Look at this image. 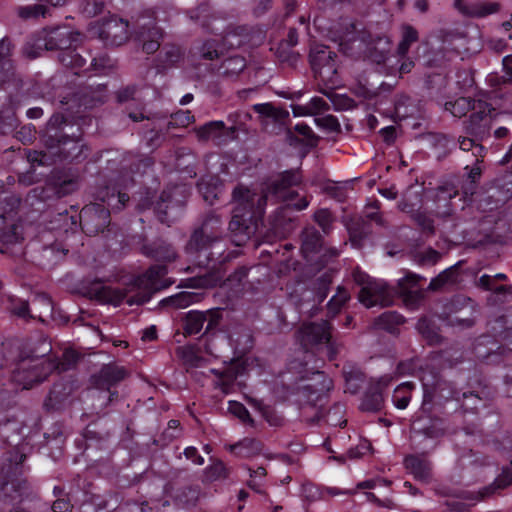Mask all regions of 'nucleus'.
<instances>
[{"instance_id":"1","label":"nucleus","mask_w":512,"mask_h":512,"mask_svg":"<svg viewBox=\"0 0 512 512\" xmlns=\"http://www.w3.org/2000/svg\"><path fill=\"white\" fill-rule=\"evenodd\" d=\"M217 243L201 231L193 228L184 246V252L192 263L186 271L193 272L196 268L203 271L187 281L193 288H213L221 285L226 273L225 265L237 257L235 251L215 252Z\"/></svg>"},{"instance_id":"2","label":"nucleus","mask_w":512,"mask_h":512,"mask_svg":"<svg viewBox=\"0 0 512 512\" xmlns=\"http://www.w3.org/2000/svg\"><path fill=\"white\" fill-rule=\"evenodd\" d=\"M51 349L50 343L43 340L39 350L30 349L29 352H21L16 368L13 370V380L24 389L44 381L55 369L52 359L45 358Z\"/></svg>"},{"instance_id":"3","label":"nucleus","mask_w":512,"mask_h":512,"mask_svg":"<svg viewBox=\"0 0 512 512\" xmlns=\"http://www.w3.org/2000/svg\"><path fill=\"white\" fill-rule=\"evenodd\" d=\"M26 455L19 447H14L3 454L0 460V500L4 504L21 501L27 490V481L21 478L22 464Z\"/></svg>"},{"instance_id":"4","label":"nucleus","mask_w":512,"mask_h":512,"mask_svg":"<svg viewBox=\"0 0 512 512\" xmlns=\"http://www.w3.org/2000/svg\"><path fill=\"white\" fill-rule=\"evenodd\" d=\"M256 197L255 193L243 186L233 190L232 198L237 205L229 223V230L237 246L243 245L256 232V224L253 222Z\"/></svg>"},{"instance_id":"5","label":"nucleus","mask_w":512,"mask_h":512,"mask_svg":"<svg viewBox=\"0 0 512 512\" xmlns=\"http://www.w3.org/2000/svg\"><path fill=\"white\" fill-rule=\"evenodd\" d=\"M128 376V371L115 363L104 364L100 370L90 376L88 397L92 400L102 398L99 405H93V411L97 414H105L108 405L118 398V392L111 388L123 381Z\"/></svg>"},{"instance_id":"6","label":"nucleus","mask_w":512,"mask_h":512,"mask_svg":"<svg viewBox=\"0 0 512 512\" xmlns=\"http://www.w3.org/2000/svg\"><path fill=\"white\" fill-rule=\"evenodd\" d=\"M432 409L423 410V404L415 414L410 429V439L415 449L426 451L427 441H436L446 433L444 420L431 414Z\"/></svg>"},{"instance_id":"7","label":"nucleus","mask_w":512,"mask_h":512,"mask_svg":"<svg viewBox=\"0 0 512 512\" xmlns=\"http://www.w3.org/2000/svg\"><path fill=\"white\" fill-rule=\"evenodd\" d=\"M333 388V381L324 372L316 371L309 379H301L300 384L296 388L297 402L301 406L315 407L316 412L312 417L313 423L318 422L324 417L321 407L318 403L321 402L327 392Z\"/></svg>"},{"instance_id":"8","label":"nucleus","mask_w":512,"mask_h":512,"mask_svg":"<svg viewBox=\"0 0 512 512\" xmlns=\"http://www.w3.org/2000/svg\"><path fill=\"white\" fill-rule=\"evenodd\" d=\"M301 181L299 170H286L271 177L267 182L264 194L257 197V209L261 210L266 205L268 197L289 204L290 201L298 197V193L291 188L299 185Z\"/></svg>"},{"instance_id":"9","label":"nucleus","mask_w":512,"mask_h":512,"mask_svg":"<svg viewBox=\"0 0 512 512\" xmlns=\"http://www.w3.org/2000/svg\"><path fill=\"white\" fill-rule=\"evenodd\" d=\"M355 282L362 285L358 299L367 308L380 305L390 306L393 302V295L387 287L376 281L370 280L369 276L359 270L353 272Z\"/></svg>"},{"instance_id":"10","label":"nucleus","mask_w":512,"mask_h":512,"mask_svg":"<svg viewBox=\"0 0 512 512\" xmlns=\"http://www.w3.org/2000/svg\"><path fill=\"white\" fill-rule=\"evenodd\" d=\"M496 115V109L484 100H478L475 110L469 118L463 122L464 131L476 140H483L490 135L492 120Z\"/></svg>"},{"instance_id":"11","label":"nucleus","mask_w":512,"mask_h":512,"mask_svg":"<svg viewBox=\"0 0 512 512\" xmlns=\"http://www.w3.org/2000/svg\"><path fill=\"white\" fill-rule=\"evenodd\" d=\"M167 274V268L165 265H153L147 272L138 277L135 280V286L143 287L146 292H138L136 295L127 298L126 302L128 305H141L148 302L151 298L152 293L160 291L166 288L169 284L163 280Z\"/></svg>"},{"instance_id":"12","label":"nucleus","mask_w":512,"mask_h":512,"mask_svg":"<svg viewBox=\"0 0 512 512\" xmlns=\"http://www.w3.org/2000/svg\"><path fill=\"white\" fill-rule=\"evenodd\" d=\"M21 204L19 196L11 194L1 201L0 212V241L3 244L17 243L22 239L20 226L15 223L14 213Z\"/></svg>"},{"instance_id":"13","label":"nucleus","mask_w":512,"mask_h":512,"mask_svg":"<svg viewBox=\"0 0 512 512\" xmlns=\"http://www.w3.org/2000/svg\"><path fill=\"white\" fill-rule=\"evenodd\" d=\"M253 111L258 115V122L261 130L270 135H279L283 132L289 112L273 103H258L252 106Z\"/></svg>"},{"instance_id":"14","label":"nucleus","mask_w":512,"mask_h":512,"mask_svg":"<svg viewBox=\"0 0 512 512\" xmlns=\"http://www.w3.org/2000/svg\"><path fill=\"white\" fill-rule=\"evenodd\" d=\"M308 205L309 201L307 198L302 197L296 203L286 204L279 207L271 216L270 220V231L273 235L280 239L289 236L295 229V218L291 214L292 209L301 211L306 209Z\"/></svg>"},{"instance_id":"15","label":"nucleus","mask_w":512,"mask_h":512,"mask_svg":"<svg viewBox=\"0 0 512 512\" xmlns=\"http://www.w3.org/2000/svg\"><path fill=\"white\" fill-rule=\"evenodd\" d=\"M79 217L82 230L89 236L103 232L110 224L109 209L99 203H92L83 207Z\"/></svg>"},{"instance_id":"16","label":"nucleus","mask_w":512,"mask_h":512,"mask_svg":"<svg viewBox=\"0 0 512 512\" xmlns=\"http://www.w3.org/2000/svg\"><path fill=\"white\" fill-rule=\"evenodd\" d=\"M44 143L54 160L60 161L78 158L82 149L78 139L62 135L58 131L48 134Z\"/></svg>"},{"instance_id":"17","label":"nucleus","mask_w":512,"mask_h":512,"mask_svg":"<svg viewBox=\"0 0 512 512\" xmlns=\"http://www.w3.org/2000/svg\"><path fill=\"white\" fill-rule=\"evenodd\" d=\"M423 410L432 409L433 404L443 405L447 401H461V393L453 383L439 379L433 385L423 384Z\"/></svg>"},{"instance_id":"18","label":"nucleus","mask_w":512,"mask_h":512,"mask_svg":"<svg viewBox=\"0 0 512 512\" xmlns=\"http://www.w3.org/2000/svg\"><path fill=\"white\" fill-rule=\"evenodd\" d=\"M80 34L68 26H56L43 29L38 46L46 50H63L71 48L77 42Z\"/></svg>"},{"instance_id":"19","label":"nucleus","mask_w":512,"mask_h":512,"mask_svg":"<svg viewBox=\"0 0 512 512\" xmlns=\"http://www.w3.org/2000/svg\"><path fill=\"white\" fill-rule=\"evenodd\" d=\"M333 326L328 320L303 323L297 331V339L301 346L308 350L329 340Z\"/></svg>"},{"instance_id":"20","label":"nucleus","mask_w":512,"mask_h":512,"mask_svg":"<svg viewBox=\"0 0 512 512\" xmlns=\"http://www.w3.org/2000/svg\"><path fill=\"white\" fill-rule=\"evenodd\" d=\"M100 37L109 45L120 46L129 38V23L115 16L104 21L100 28Z\"/></svg>"},{"instance_id":"21","label":"nucleus","mask_w":512,"mask_h":512,"mask_svg":"<svg viewBox=\"0 0 512 512\" xmlns=\"http://www.w3.org/2000/svg\"><path fill=\"white\" fill-rule=\"evenodd\" d=\"M86 294L90 298H95L101 302L112 304L115 306L120 305L126 298L127 291L120 288H112L105 286L100 280H94L85 286Z\"/></svg>"},{"instance_id":"22","label":"nucleus","mask_w":512,"mask_h":512,"mask_svg":"<svg viewBox=\"0 0 512 512\" xmlns=\"http://www.w3.org/2000/svg\"><path fill=\"white\" fill-rule=\"evenodd\" d=\"M164 35L163 29L156 24L151 26L143 24L136 32V40L141 46L142 51L150 55L158 51Z\"/></svg>"},{"instance_id":"23","label":"nucleus","mask_w":512,"mask_h":512,"mask_svg":"<svg viewBox=\"0 0 512 512\" xmlns=\"http://www.w3.org/2000/svg\"><path fill=\"white\" fill-rule=\"evenodd\" d=\"M203 492L199 484H185L176 488L172 494L174 503L183 508L195 507Z\"/></svg>"},{"instance_id":"24","label":"nucleus","mask_w":512,"mask_h":512,"mask_svg":"<svg viewBox=\"0 0 512 512\" xmlns=\"http://www.w3.org/2000/svg\"><path fill=\"white\" fill-rule=\"evenodd\" d=\"M143 253L159 262H173L178 257L175 247L161 239L144 245Z\"/></svg>"},{"instance_id":"25","label":"nucleus","mask_w":512,"mask_h":512,"mask_svg":"<svg viewBox=\"0 0 512 512\" xmlns=\"http://www.w3.org/2000/svg\"><path fill=\"white\" fill-rule=\"evenodd\" d=\"M223 226L224 222L221 215L215 211H210L204 215L201 224L195 227V229L209 236L216 243H219L224 236Z\"/></svg>"},{"instance_id":"26","label":"nucleus","mask_w":512,"mask_h":512,"mask_svg":"<svg viewBox=\"0 0 512 512\" xmlns=\"http://www.w3.org/2000/svg\"><path fill=\"white\" fill-rule=\"evenodd\" d=\"M421 280H424V278L420 275L410 272H408L403 278L399 279V292L405 296V300L407 302L417 304L424 299V290H413L418 286V283Z\"/></svg>"},{"instance_id":"27","label":"nucleus","mask_w":512,"mask_h":512,"mask_svg":"<svg viewBox=\"0 0 512 512\" xmlns=\"http://www.w3.org/2000/svg\"><path fill=\"white\" fill-rule=\"evenodd\" d=\"M458 195V188L451 182H445L434 189V201L437 213L442 216L451 214V199Z\"/></svg>"},{"instance_id":"28","label":"nucleus","mask_w":512,"mask_h":512,"mask_svg":"<svg viewBox=\"0 0 512 512\" xmlns=\"http://www.w3.org/2000/svg\"><path fill=\"white\" fill-rule=\"evenodd\" d=\"M405 468L418 481L429 482L432 477V464L419 455H408L404 459Z\"/></svg>"},{"instance_id":"29","label":"nucleus","mask_w":512,"mask_h":512,"mask_svg":"<svg viewBox=\"0 0 512 512\" xmlns=\"http://www.w3.org/2000/svg\"><path fill=\"white\" fill-rule=\"evenodd\" d=\"M183 57L181 48L173 43L165 44L155 58L156 67L159 71L175 66Z\"/></svg>"},{"instance_id":"30","label":"nucleus","mask_w":512,"mask_h":512,"mask_svg":"<svg viewBox=\"0 0 512 512\" xmlns=\"http://www.w3.org/2000/svg\"><path fill=\"white\" fill-rule=\"evenodd\" d=\"M512 315H499L488 321V330L494 338L506 345V336L512 334Z\"/></svg>"},{"instance_id":"31","label":"nucleus","mask_w":512,"mask_h":512,"mask_svg":"<svg viewBox=\"0 0 512 512\" xmlns=\"http://www.w3.org/2000/svg\"><path fill=\"white\" fill-rule=\"evenodd\" d=\"M463 0H454L455 7L464 14L473 17H485L499 11L500 5L496 2H479L469 7L462 5Z\"/></svg>"},{"instance_id":"32","label":"nucleus","mask_w":512,"mask_h":512,"mask_svg":"<svg viewBox=\"0 0 512 512\" xmlns=\"http://www.w3.org/2000/svg\"><path fill=\"white\" fill-rule=\"evenodd\" d=\"M197 188L204 201L209 205H213L220 197L223 185L219 182L218 178L210 177L209 179H201L197 183Z\"/></svg>"},{"instance_id":"33","label":"nucleus","mask_w":512,"mask_h":512,"mask_svg":"<svg viewBox=\"0 0 512 512\" xmlns=\"http://www.w3.org/2000/svg\"><path fill=\"white\" fill-rule=\"evenodd\" d=\"M336 57L337 54L335 52H333L329 47L323 45L313 47L309 55L313 71L335 63Z\"/></svg>"},{"instance_id":"34","label":"nucleus","mask_w":512,"mask_h":512,"mask_svg":"<svg viewBox=\"0 0 512 512\" xmlns=\"http://www.w3.org/2000/svg\"><path fill=\"white\" fill-rule=\"evenodd\" d=\"M201 300V294L182 291L175 295L164 298L160 301V307H172L174 309L186 308L189 305L199 302Z\"/></svg>"},{"instance_id":"35","label":"nucleus","mask_w":512,"mask_h":512,"mask_svg":"<svg viewBox=\"0 0 512 512\" xmlns=\"http://www.w3.org/2000/svg\"><path fill=\"white\" fill-rule=\"evenodd\" d=\"M350 241L354 246L360 247L362 241L371 233V226L362 217L351 219L348 226Z\"/></svg>"},{"instance_id":"36","label":"nucleus","mask_w":512,"mask_h":512,"mask_svg":"<svg viewBox=\"0 0 512 512\" xmlns=\"http://www.w3.org/2000/svg\"><path fill=\"white\" fill-rule=\"evenodd\" d=\"M322 242L321 234L314 227L305 228L302 232L301 246L305 258H309L311 254L316 253L322 247Z\"/></svg>"},{"instance_id":"37","label":"nucleus","mask_w":512,"mask_h":512,"mask_svg":"<svg viewBox=\"0 0 512 512\" xmlns=\"http://www.w3.org/2000/svg\"><path fill=\"white\" fill-rule=\"evenodd\" d=\"M225 123L223 121H210L195 128L199 141L221 140L224 137Z\"/></svg>"},{"instance_id":"38","label":"nucleus","mask_w":512,"mask_h":512,"mask_svg":"<svg viewBox=\"0 0 512 512\" xmlns=\"http://www.w3.org/2000/svg\"><path fill=\"white\" fill-rule=\"evenodd\" d=\"M249 42L248 29L246 27H236L225 33L221 45L223 48H239Z\"/></svg>"},{"instance_id":"39","label":"nucleus","mask_w":512,"mask_h":512,"mask_svg":"<svg viewBox=\"0 0 512 512\" xmlns=\"http://www.w3.org/2000/svg\"><path fill=\"white\" fill-rule=\"evenodd\" d=\"M35 314L34 318L44 321V317L52 316L53 302L51 298L45 293H38L34 295L31 300Z\"/></svg>"},{"instance_id":"40","label":"nucleus","mask_w":512,"mask_h":512,"mask_svg":"<svg viewBox=\"0 0 512 512\" xmlns=\"http://www.w3.org/2000/svg\"><path fill=\"white\" fill-rule=\"evenodd\" d=\"M417 331L430 345H436L441 342V336L435 323L427 317H422L416 325Z\"/></svg>"},{"instance_id":"41","label":"nucleus","mask_w":512,"mask_h":512,"mask_svg":"<svg viewBox=\"0 0 512 512\" xmlns=\"http://www.w3.org/2000/svg\"><path fill=\"white\" fill-rule=\"evenodd\" d=\"M383 396L378 387L369 388L364 394L361 409L368 412H376L382 408Z\"/></svg>"},{"instance_id":"42","label":"nucleus","mask_w":512,"mask_h":512,"mask_svg":"<svg viewBox=\"0 0 512 512\" xmlns=\"http://www.w3.org/2000/svg\"><path fill=\"white\" fill-rule=\"evenodd\" d=\"M458 279V271L456 267H450L443 272H441L438 276L433 278L428 287V291H439L447 284H455Z\"/></svg>"},{"instance_id":"43","label":"nucleus","mask_w":512,"mask_h":512,"mask_svg":"<svg viewBox=\"0 0 512 512\" xmlns=\"http://www.w3.org/2000/svg\"><path fill=\"white\" fill-rule=\"evenodd\" d=\"M246 67V60L244 57L235 55L223 61L219 70L220 73L226 77H235L240 74Z\"/></svg>"},{"instance_id":"44","label":"nucleus","mask_w":512,"mask_h":512,"mask_svg":"<svg viewBox=\"0 0 512 512\" xmlns=\"http://www.w3.org/2000/svg\"><path fill=\"white\" fill-rule=\"evenodd\" d=\"M196 163V156L191 151V149L186 147H181L176 150V168L180 171H186L188 173H194V166Z\"/></svg>"},{"instance_id":"45","label":"nucleus","mask_w":512,"mask_h":512,"mask_svg":"<svg viewBox=\"0 0 512 512\" xmlns=\"http://www.w3.org/2000/svg\"><path fill=\"white\" fill-rule=\"evenodd\" d=\"M205 320L204 311H189L185 316V334L195 335L200 333L205 324Z\"/></svg>"},{"instance_id":"46","label":"nucleus","mask_w":512,"mask_h":512,"mask_svg":"<svg viewBox=\"0 0 512 512\" xmlns=\"http://www.w3.org/2000/svg\"><path fill=\"white\" fill-rule=\"evenodd\" d=\"M261 449V443L251 438H245L239 443L230 446V450L240 457H251L260 453Z\"/></svg>"},{"instance_id":"47","label":"nucleus","mask_w":512,"mask_h":512,"mask_svg":"<svg viewBox=\"0 0 512 512\" xmlns=\"http://www.w3.org/2000/svg\"><path fill=\"white\" fill-rule=\"evenodd\" d=\"M478 100H474L468 97H460L454 102H447L445 104L446 110H449L453 116L462 117L465 116L469 111L475 110V104Z\"/></svg>"},{"instance_id":"48","label":"nucleus","mask_w":512,"mask_h":512,"mask_svg":"<svg viewBox=\"0 0 512 512\" xmlns=\"http://www.w3.org/2000/svg\"><path fill=\"white\" fill-rule=\"evenodd\" d=\"M390 51V41L386 37H378L375 45L369 48V58L377 63L381 64L386 62L388 59V53Z\"/></svg>"},{"instance_id":"49","label":"nucleus","mask_w":512,"mask_h":512,"mask_svg":"<svg viewBox=\"0 0 512 512\" xmlns=\"http://www.w3.org/2000/svg\"><path fill=\"white\" fill-rule=\"evenodd\" d=\"M314 74L330 90H333L339 83L336 62L314 70Z\"/></svg>"},{"instance_id":"50","label":"nucleus","mask_w":512,"mask_h":512,"mask_svg":"<svg viewBox=\"0 0 512 512\" xmlns=\"http://www.w3.org/2000/svg\"><path fill=\"white\" fill-rule=\"evenodd\" d=\"M404 317L396 311H387L381 314L375 321L377 327L392 331L396 326L403 324Z\"/></svg>"},{"instance_id":"51","label":"nucleus","mask_w":512,"mask_h":512,"mask_svg":"<svg viewBox=\"0 0 512 512\" xmlns=\"http://www.w3.org/2000/svg\"><path fill=\"white\" fill-rule=\"evenodd\" d=\"M343 373L346 382V391L351 394H356L362 387L364 374L358 369H344Z\"/></svg>"},{"instance_id":"52","label":"nucleus","mask_w":512,"mask_h":512,"mask_svg":"<svg viewBox=\"0 0 512 512\" xmlns=\"http://www.w3.org/2000/svg\"><path fill=\"white\" fill-rule=\"evenodd\" d=\"M97 199L101 200L103 203H107L109 207L121 209L125 206L126 202L129 201V196L126 193L112 192L109 191H101L97 195Z\"/></svg>"},{"instance_id":"53","label":"nucleus","mask_w":512,"mask_h":512,"mask_svg":"<svg viewBox=\"0 0 512 512\" xmlns=\"http://www.w3.org/2000/svg\"><path fill=\"white\" fill-rule=\"evenodd\" d=\"M275 55L281 63H285L290 67L295 66L299 59V53L295 52L293 47H290L287 43H279Z\"/></svg>"},{"instance_id":"54","label":"nucleus","mask_w":512,"mask_h":512,"mask_svg":"<svg viewBox=\"0 0 512 512\" xmlns=\"http://www.w3.org/2000/svg\"><path fill=\"white\" fill-rule=\"evenodd\" d=\"M418 40V32L410 25L402 28V40L400 41L397 52L400 56L406 55L412 43Z\"/></svg>"},{"instance_id":"55","label":"nucleus","mask_w":512,"mask_h":512,"mask_svg":"<svg viewBox=\"0 0 512 512\" xmlns=\"http://www.w3.org/2000/svg\"><path fill=\"white\" fill-rule=\"evenodd\" d=\"M480 141L481 140H476L472 136H460L457 140L459 148L463 151H472V154L475 157V159L484 156L485 148L482 144L479 143Z\"/></svg>"},{"instance_id":"56","label":"nucleus","mask_w":512,"mask_h":512,"mask_svg":"<svg viewBox=\"0 0 512 512\" xmlns=\"http://www.w3.org/2000/svg\"><path fill=\"white\" fill-rule=\"evenodd\" d=\"M204 474L208 481L213 482L227 478L229 475V469L221 460H215L205 469Z\"/></svg>"},{"instance_id":"57","label":"nucleus","mask_w":512,"mask_h":512,"mask_svg":"<svg viewBox=\"0 0 512 512\" xmlns=\"http://www.w3.org/2000/svg\"><path fill=\"white\" fill-rule=\"evenodd\" d=\"M194 121V116L190 111H178L171 114L170 120L166 125V132L174 128H184Z\"/></svg>"},{"instance_id":"58","label":"nucleus","mask_w":512,"mask_h":512,"mask_svg":"<svg viewBox=\"0 0 512 512\" xmlns=\"http://www.w3.org/2000/svg\"><path fill=\"white\" fill-rule=\"evenodd\" d=\"M350 295L343 287H338L337 294L327 304L328 314L335 317L341 307L349 300Z\"/></svg>"},{"instance_id":"59","label":"nucleus","mask_w":512,"mask_h":512,"mask_svg":"<svg viewBox=\"0 0 512 512\" xmlns=\"http://www.w3.org/2000/svg\"><path fill=\"white\" fill-rule=\"evenodd\" d=\"M79 355L74 350H65L60 360H52L55 363V370L65 372L75 367Z\"/></svg>"},{"instance_id":"60","label":"nucleus","mask_w":512,"mask_h":512,"mask_svg":"<svg viewBox=\"0 0 512 512\" xmlns=\"http://www.w3.org/2000/svg\"><path fill=\"white\" fill-rule=\"evenodd\" d=\"M313 219L325 234L330 233L332 230V225L335 221L332 212L326 208L318 209L314 213Z\"/></svg>"},{"instance_id":"61","label":"nucleus","mask_w":512,"mask_h":512,"mask_svg":"<svg viewBox=\"0 0 512 512\" xmlns=\"http://www.w3.org/2000/svg\"><path fill=\"white\" fill-rule=\"evenodd\" d=\"M105 3L102 0H81L79 10L85 17H95L104 11Z\"/></svg>"},{"instance_id":"62","label":"nucleus","mask_w":512,"mask_h":512,"mask_svg":"<svg viewBox=\"0 0 512 512\" xmlns=\"http://www.w3.org/2000/svg\"><path fill=\"white\" fill-rule=\"evenodd\" d=\"M477 286L484 289V290H492L496 294H502V293H509L512 294V287L511 286H505L500 285L496 286L494 278L490 275L484 274L482 275L478 281Z\"/></svg>"},{"instance_id":"63","label":"nucleus","mask_w":512,"mask_h":512,"mask_svg":"<svg viewBox=\"0 0 512 512\" xmlns=\"http://www.w3.org/2000/svg\"><path fill=\"white\" fill-rule=\"evenodd\" d=\"M78 189V181L75 178H65L54 183V193L57 197H65Z\"/></svg>"},{"instance_id":"64","label":"nucleus","mask_w":512,"mask_h":512,"mask_svg":"<svg viewBox=\"0 0 512 512\" xmlns=\"http://www.w3.org/2000/svg\"><path fill=\"white\" fill-rule=\"evenodd\" d=\"M491 197H496L498 202H506L512 198V180H503L497 183L495 192Z\"/></svg>"}]
</instances>
